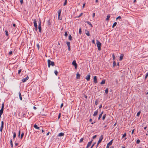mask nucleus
I'll return each mask as SVG.
<instances>
[{
  "instance_id": "f257e3e1",
  "label": "nucleus",
  "mask_w": 148,
  "mask_h": 148,
  "mask_svg": "<svg viewBox=\"0 0 148 148\" xmlns=\"http://www.w3.org/2000/svg\"><path fill=\"white\" fill-rule=\"evenodd\" d=\"M17 117H19L20 119V117L22 118V116L24 115L25 114V113L24 112H17Z\"/></svg>"
},
{
  "instance_id": "f03ea898",
  "label": "nucleus",
  "mask_w": 148,
  "mask_h": 148,
  "mask_svg": "<svg viewBox=\"0 0 148 148\" xmlns=\"http://www.w3.org/2000/svg\"><path fill=\"white\" fill-rule=\"evenodd\" d=\"M48 62V67L49 68L51 65L53 66L54 65V62H53L51 61L50 60H47Z\"/></svg>"
},
{
  "instance_id": "7ed1b4c3",
  "label": "nucleus",
  "mask_w": 148,
  "mask_h": 148,
  "mask_svg": "<svg viewBox=\"0 0 148 148\" xmlns=\"http://www.w3.org/2000/svg\"><path fill=\"white\" fill-rule=\"evenodd\" d=\"M97 47L98 48V50L99 51L100 50L101 44L100 42L99 41H98L97 40Z\"/></svg>"
},
{
  "instance_id": "20e7f679",
  "label": "nucleus",
  "mask_w": 148,
  "mask_h": 148,
  "mask_svg": "<svg viewBox=\"0 0 148 148\" xmlns=\"http://www.w3.org/2000/svg\"><path fill=\"white\" fill-rule=\"evenodd\" d=\"M34 27H35V29H36V30H37V29H38V27H37V23H36V19H34Z\"/></svg>"
},
{
  "instance_id": "39448f33",
  "label": "nucleus",
  "mask_w": 148,
  "mask_h": 148,
  "mask_svg": "<svg viewBox=\"0 0 148 148\" xmlns=\"http://www.w3.org/2000/svg\"><path fill=\"white\" fill-rule=\"evenodd\" d=\"M72 64L74 66L75 69H76L77 66V65L76 62V61L74 60L73 61L72 63Z\"/></svg>"
},
{
  "instance_id": "423d86ee",
  "label": "nucleus",
  "mask_w": 148,
  "mask_h": 148,
  "mask_svg": "<svg viewBox=\"0 0 148 148\" xmlns=\"http://www.w3.org/2000/svg\"><path fill=\"white\" fill-rule=\"evenodd\" d=\"M113 140L110 141L107 144V145L106 148H109V146L111 145L112 143Z\"/></svg>"
},
{
  "instance_id": "0eeeda50",
  "label": "nucleus",
  "mask_w": 148,
  "mask_h": 148,
  "mask_svg": "<svg viewBox=\"0 0 148 148\" xmlns=\"http://www.w3.org/2000/svg\"><path fill=\"white\" fill-rule=\"evenodd\" d=\"M103 138V136L102 135H101V136H100V137L99 138V140L98 141V142H97V145H99V143L101 142V141Z\"/></svg>"
},
{
  "instance_id": "6e6552de",
  "label": "nucleus",
  "mask_w": 148,
  "mask_h": 148,
  "mask_svg": "<svg viewBox=\"0 0 148 148\" xmlns=\"http://www.w3.org/2000/svg\"><path fill=\"white\" fill-rule=\"evenodd\" d=\"M29 78V77L28 76L25 78L22 79V81L23 82H25Z\"/></svg>"
},
{
  "instance_id": "1a4fd4ad",
  "label": "nucleus",
  "mask_w": 148,
  "mask_h": 148,
  "mask_svg": "<svg viewBox=\"0 0 148 148\" xmlns=\"http://www.w3.org/2000/svg\"><path fill=\"white\" fill-rule=\"evenodd\" d=\"M90 74L87 75L85 77L87 81H89L90 79Z\"/></svg>"
},
{
  "instance_id": "9d476101",
  "label": "nucleus",
  "mask_w": 148,
  "mask_h": 148,
  "mask_svg": "<svg viewBox=\"0 0 148 148\" xmlns=\"http://www.w3.org/2000/svg\"><path fill=\"white\" fill-rule=\"evenodd\" d=\"M94 82L95 83H97V77L96 76H95L93 77Z\"/></svg>"
},
{
  "instance_id": "9b49d317",
  "label": "nucleus",
  "mask_w": 148,
  "mask_h": 148,
  "mask_svg": "<svg viewBox=\"0 0 148 148\" xmlns=\"http://www.w3.org/2000/svg\"><path fill=\"white\" fill-rule=\"evenodd\" d=\"M38 28L39 29V32H41V22H40L38 27Z\"/></svg>"
},
{
  "instance_id": "f8f14e48",
  "label": "nucleus",
  "mask_w": 148,
  "mask_h": 148,
  "mask_svg": "<svg viewBox=\"0 0 148 148\" xmlns=\"http://www.w3.org/2000/svg\"><path fill=\"white\" fill-rule=\"evenodd\" d=\"M92 141V140L88 143L86 148H88L89 147H90V145H91Z\"/></svg>"
},
{
  "instance_id": "ddd939ff",
  "label": "nucleus",
  "mask_w": 148,
  "mask_h": 148,
  "mask_svg": "<svg viewBox=\"0 0 148 148\" xmlns=\"http://www.w3.org/2000/svg\"><path fill=\"white\" fill-rule=\"evenodd\" d=\"M61 11L60 10H59L58 12V18H59V17L61 13Z\"/></svg>"
},
{
  "instance_id": "4468645a",
  "label": "nucleus",
  "mask_w": 148,
  "mask_h": 148,
  "mask_svg": "<svg viewBox=\"0 0 148 148\" xmlns=\"http://www.w3.org/2000/svg\"><path fill=\"white\" fill-rule=\"evenodd\" d=\"M13 113H12V114H13V115H14L15 116H16L17 117V116H18V113H17V112H12Z\"/></svg>"
},
{
  "instance_id": "2eb2a0df",
  "label": "nucleus",
  "mask_w": 148,
  "mask_h": 148,
  "mask_svg": "<svg viewBox=\"0 0 148 148\" xmlns=\"http://www.w3.org/2000/svg\"><path fill=\"white\" fill-rule=\"evenodd\" d=\"M77 77L76 78L77 79H79L80 78V75L78 73H77Z\"/></svg>"
},
{
  "instance_id": "dca6fc26",
  "label": "nucleus",
  "mask_w": 148,
  "mask_h": 148,
  "mask_svg": "<svg viewBox=\"0 0 148 148\" xmlns=\"http://www.w3.org/2000/svg\"><path fill=\"white\" fill-rule=\"evenodd\" d=\"M64 135V133L62 132H61L58 135V136L60 137L63 136Z\"/></svg>"
},
{
  "instance_id": "f3484780",
  "label": "nucleus",
  "mask_w": 148,
  "mask_h": 148,
  "mask_svg": "<svg viewBox=\"0 0 148 148\" xmlns=\"http://www.w3.org/2000/svg\"><path fill=\"white\" fill-rule=\"evenodd\" d=\"M4 107V103H3L2 104L1 108V110H0V111H3Z\"/></svg>"
},
{
  "instance_id": "a211bd4d",
  "label": "nucleus",
  "mask_w": 148,
  "mask_h": 148,
  "mask_svg": "<svg viewBox=\"0 0 148 148\" xmlns=\"http://www.w3.org/2000/svg\"><path fill=\"white\" fill-rule=\"evenodd\" d=\"M110 14H108L107 16V18L106 19V20L107 21H108L110 17Z\"/></svg>"
},
{
  "instance_id": "6ab92c4d",
  "label": "nucleus",
  "mask_w": 148,
  "mask_h": 148,
  "mask_svg": "<svg viewBox=\"0 0 148 148\" xmlns=\"http://www.w3.org/2000/svg\"><path fill=\"white\" fill-rule=\"evenodd\" d=\"M123 55L121 54L120 56L119 60L121 61L123 59Z\"/></svg>"
},
{
  "instance_id": "aec40b11",
  "label": "nucleus",
  "mask_w": 148,
  "mask_h": 148,
  "mask_svg": "<svg viewBox=\"0 0 148 148\" xmlns=\"http://www.w3.org/2000/svg\"><path fill=\"white\" fill-rule=\"evenodd\" d=\"M34 127L36 129H39V130L40 129L39 127H38L37 125L36 124H35L34 125Z\"/></svg>"
},
{
  "instance_id": "412c9836",
  "label": "nucleus",
  "mask_w": 148,
  "mask_h": 148,
  "mask_svg": "<svg viewBox=\"0 0 148 148\" xmlns=\"http://www.w3.org/2000/svg\"><path fill=\"white\" fill-rule=\"evenodd\" d=\"M105 80H103L100 83L101 84H103L105 83Z\"/></svg>"
},
{
  "instance_id": "4be33fe9",
  "label": "nucleus",
  "mask_w": 148,
  "mask_h": 148,
  "mask_svg": "<svg viewBox=\"0 0 148 148\" xmlns=\"http://www.w3.org/2000/svg\"><path fill=\"white\" fill-rule=\"evenodd\" d=\"M86 23H87L88 24L90 25V26L92 27V25L91 23L89 22V21H86Z\"/></svg>"
},
{
  "instance_id": "5701e85b",
  "label": "nucleus",
  "mask_w": 148,
  "mask_h": 148,
  "mask_svg": "<svg viewBox=\"0 0 148 148\" xmlns=\"http://www.w3.org/2000/svg\"><path fill=\"white\" fill-rule=\"evenodd\" d=\"M116 24H117V23L116 22H114L113 23V25H112V27L114 28L115 26H116Z\"/></svg>"
},
{
  "instance_id": "b1692460",
  "label": "nucleus",
  "mask_w": 148,
  "mask_h": 148,
  "mask_svg": "<svg viewBox=\"0 0 148 148\" xmlns=\"http://www.w3.org/2000/svg\"><path fill=\"white\" fill-rule=\"evenodd\" d=\"M66 44H67L68 47H71L70 42H67Z\"/></svg>"
},
{
  "instance_id": "393cba45",
  "label": "nucleus",
  "mask_w": 148,
  "mask_h": 148,
  "mask_svg": "<svg viewBox=\"0 0 148 148\" xmlns=\"http://www.w3.org/2000/svg\"><path fill=\"white\" fill-rule=\"evenodd\" d=\"M103 112H101V113L99 115V117L98 118V119H100V118L101 117V116H102V114H103Z\"/></svg>"
},
{
  "instance_id": "a878e982",
  "label": "nucleus",
  "mask_w": 148,
  "mask_h": 148,
  "mask_svg": "<svg viewBox=\"0 0 148 148\" xmlns=\"http://www.w3.org/2000/svg\"><path fill=\"white\" fill-rule=\"evenodd\" d=\"M69 40H71L72 39V37L71 35H70L69 36Z\"/></svg>"
},
{
  "instance_id": "bb28decb",
  "label": "nucleus",
  "mask_w": 148,
  "mask_h": 148,
  "mask_svg": "<svg viewBox=\"0 0 148 148\" xmlns=\"http://www.w3.org/2000/svg\"><path fill=\"white\" fill-rule=\"evenodd\" d=\"M67 3V0H65L64 1V3L63 5L64 6H65L66 5Z\"/></svg>"
},
{
  "instance_id": "cd10ccee",
  "label": "nucleus",
  "mask_w": 148,
  "mask_h": 148,
  "mask_svg": "<svg viewBox=\"0 0 148 148\" xmlns=\"http://www.w3.org/2000/svg\"><path fill=\"white\" fill-rule=\"evenodd\" d=\"M40 114L42 116H45V115H46V114H45L42 113L41 112H40V114Z\"/></svg>"
},
{
  "instance_id": "c85d7f7f",
  "label": "nucleus",
  "mask_w": 148,
  "mask_h": 148,
  "mask_svg": "<svg viewBox=\"0 0 148 148\" xmlns=\"http://www.w3.org/2000/svg\"><path fill=\"white\" fill-rule=\"evenodd\" d=\"M105 93L106 94H108V88H106L105 90Z\"/></svg>"
},
{
  "instance_id": "c756f323",
  "label": "nucleus",
  "mask_w": 148,
  "mask_h": 148,
  "mask_svg": "<svg viewBox=\"0 0 148 148\" xmlns=\"http://www.w3.org/2000/svg\"><path fill=\"white\" fill-rule=\"evenodd\" d=\"M86 35H87L88 36H90V34H89V32L88 31L86 33Z\"/></svg>"
},
{
  "instance_id": "7c9ffc66",
  "label": "nucleus",
  "mask_w": 148,
  "mask_h": 148,
  "mask_svg": "<svg viewBox=\"0 0 148 148\" xmlns=\"http://www.w3.org/2000/svg\"><path fill=\"white\" fill-rule=\"evenodd\" d=\"M58 73V72L56 70L55 71L54 73L56 75H57Z\"/></svg>"
},
{
  "instance_id": "2f4dec72",
  "label": "nucleus",
  "mask_w": 148,
  "mask_h": 148,
  "mask_svg": "<svg viewBox=\"0 0 148 148\" xmlns=\"http://www.w3.org/2000/svg\"><path fill=\"white\" fill-rule=\"evenodd\" d=\"M126 136V133H125L123 135V136H122V138H123L124 137H125Z\"/></svg>"
},
{
  "instance_id": "473e14b6",
  "label": "nucleus",
  "mask_w": 148,
  "mask_h": 148,
  "mask_svg": "<svg viewBox=\"0 0 148 148\" xmlns=\"http://www.w3.org/2000/svg\"><path fill=\"white\" fill-rule=\"evenodd\" d=\"M121 19V16H119L118 17H117L116 18V20H117V19Z\"/></svg>"
},
{
  "instance_id": "72a5a7b5",
  "label": "nucleus",
  "mask_w": 148,
  "mask_h": 148,
  "mask_svg": "<svg viewBox=\"0 0 148 148\" xmlns=\"http://www.w3.org/2000/svg\"><path fill=\"white\" fill-rule=\"evenodd\" d=\"M116 63L115 61H114L113 63V67H114L116 66Z\"/></svg>"
},
{
  "instance_id": "f704fd0d",
  "label": "nucleus",
  "mask_w": 148,
  "mask_h": 148,
  "mask_svg": "<svg viewBox=\"0 0 148 148\" xmlns=\"http://www.w3.org/2000/svg\"><path fill=\"white\" fill-rule=\"evenodd\" d=\"M97 114V112H94L93 115L94 116H96Z\"/></svg>"
},
{
  "instance_id": "c9c22d12",
  "label": "nucleus",
  "mask_w": 148,
  "mask_h": 148,
  "mask_svg": "<svg viewBox=\"0 0 148 148\" xmlns=\"http://www.w3.org/2000/svg\"><path fill=\"white\" fill-rule=\"evenodd\" d=\"M64 35L65 36L67 37L68 36V33L67 32H65L64 34Z\"/></svg>"
},
{
  "instance_id": "e433bc0d",
  "label": "nucleus",
  "mask_w": 148,
  "mask_h": 148,
  "mask_svg": "<svg viewBox=\"0 0 148 148\" xmlns=\"http://www.w3.org/2000/svg\"><path fill=\"white\" fill-rule=\"evenodd\" d=\"M24 133H22L21 134V138H22L23 136V135H24Z\"/></svg>"
},
{
  "instance_id": "4c0bfd02",
  "label": "nucleus",
  "mask_w": 148,
  "mask_h": 148,
  "mask_svg": "<svg viewBox=\"0 0 148 148\" xmlns=\"http://www.w3.org/2000/svg\"><path fill=\"white\" fill-rule=\"evenodd\" d=\"M148 72L146 74V75H145V79H146L147 78V77H148Z\"/></svg>"
},
{
  "instance_id": "58836bf2",
  "label": "nucleus",
  "mask_w": 148,
  "mask_h": 148,
  "mask_svg": "<svg viewBox=\"0 0 148 148\" xmlns=\"http://www.w3.org/2000/svg\"><path fill=\"white\" fill-rule=\"evenodd\" d=\"M21 69H20V70H19L18 71V74H20V73H21Z\"/></svg>"
},
{
  "instance_id": "ea45409f",
  "label": "nucleus",
  "mask_w": 148,
  "mask_h": 148,
  "mask_svg": "<svg viewBox=\"0 0 148 148\" xmlns=\"http://www.w3.org/2000/svg\"><path fill=\"white\" fill-rule=\"evenodd\" d=\"M16 133L15 132H14V134H13V138L14 139V138L16 137Z\"/></svg>"
},
{
  "instance_id": "a19ab883",
  "label": "nucleus",
  "mask_w": 148,
  "mask_h": 148,
  "mask_svg": "<svg viewBox=\"0 0 148 148\" xmlns=\"http://www.w3.org/2000/svg\"><path fill=\"white\" fill-rule=\"evenodd\" d=\"M83 138H81L80 140L79 141V143L82 142L83 141Z\"/></svg>"
},
{
  "instance_id": "79ce46f5",
  "label": "nucleus",
  "mask_w": 148,
  "mask_h": 148,
  "mask_svg": "<svg viewBox=\"0 0 148 148\" xmlns=\"http://www.w3.org/2000/svg\"><path fill=\"white\" fill-rule=\"evenodd\" d=\"M81 29L80 28L79 29V33L81 34Z\"/></svg>"
},
{
  "instance_id": "37998d69",
  "label": "nucleus",
  "mask_w": 148,
  "mask_h": 148,
  "mask_svg": "<svg viewBox=\"0 0 148 148\" xmlns=\"http://www.w3.org/2000/svg\"><path fill=\"white\" fill-rule=\"evenodd\" d=\"M12 53V51H10V52L9 53V55H11Z\"/></svg>"
},
{
  "instance_id": "c03bdc74",
  "label": "nucleus",
  "mask_w": 148,
  "mask_h": 148,
  "mask_svg": "<svg viewBox=\"0 0 148 148\" xmlns=\"http://www.w3.org/2000/svg\"><path fill=\"white\" fill-rule=\"evenodd\" d=\"M140 141L139 139L137 140H136V143L137 144H139L140 143Z\"/></svg>"
},
{
  "instance_id": "a18cd8bd",
  "label": "nucleus",
  "mask_w": 148,
  "mask_h": 148,
  "mask_svg": "<svg viewBox=\"0 0 148 148\" xmlns=\"http://www.w3.org/2000/svg\"><path fill=\"white\" fill-rule=\"evenodd\" d=\"M140 112H138V113H137V116H138L139 115H140Z\"/></svg>"
},
{
  "instance_id": "49530a36",
  "label": "nucleus",
  "mask_w": 148,
  "mask_h": 148,
  "mask_svg": "<svg viewBox=\"0 0 148 148\" xmlns=\"http://www.w3.org/2000/svg\"><path fill=\"white\" fill-rule=\"evenodd\" d=\"M112 57L113 58V60H114L115 59V56H114V54H113L112 55Z\"/></svg>"
},
{
  "instance_id": "de8ad7c7",
  "label": "nucleus",
  "mask_w": 148,
  "mask_h": 148,
  "mask_svg": "<svg viewBox=\"0 0 148 148\" xmlns=\"http://www.w3.org/2000/svg\"><path fill=\"white\" fill-rule=\"evenodd\" d=\"M3 126H1V128H0V131L1 132H2V129H3Z\"/></svg>"
},
{
  "instance_id": "09e8293b",
  "label": "nucleus",
  "mask_w": 148,
  "mask_h": 148,
  "mask_svg": "<svg viewBox=\"0 0 148 148\" xmlns=\"http://www.w3.org/2000/svg\"><path fill=\"white\" fill-rule=\"evenodd\" d=\"M3 112H0V117L1 118V115L2 114Z\"/></svg>"
},
{
  "instance_id": "8fccbe9b",
  "label": "nucleus",
  "mask_w": 148,
  "mask_h": 148,
  "mask_svg": "<svg viewBox=\"0 0 148 148\" xmlns=\"http://www.w3.org/2000/svg\"><path fill=\"white\" fill-rule=\"evenodd\" d=\"M98 104V101L97 100L95 101V104L96 105H97Z\"/></svg>"
},
{
  "instance_id": "3c124183",
  "label": "nucleus",
  "mask_w": 148,
  "mask_h": 148,
  "mask_svg": "<svg viewBox=\"0 0 148 148\" xmlns=\"http://www.w3.org/2000/svg\"><path fill=\"white\" fill-rule=\"evenodd\" d=\"M83 14V13H80V15H79V16H78V17H80Z\"/></svg>"
},
{
  "instance_id": "603ef678",
  "label": "nucleus",
  "mask_w": 148,
  "mask_h": 148,
  "mask_svg": "<svg viewBox=\"0 0 148 148\" xmlns=\"http://www.w3.org/2000/svg\"><path fill=\"white\" fill-rule=\"evenodd\" d=\"M105 117H106L105 115L103 116V117H102V119H103V120H104L105 119Z\"/></svg>"
},
{
  "instance_id": "864d4df0",
  "label": "nucleus",
  "mask_w": 148,
  "mask_h": 148,
  "mask_svg": "<svg viewBox=\"0 0 148 148\" xmlns=\"http://www.w3.org/2000/svg\"><path fill=\"white\" fill-rule=\"evenodd\" d=\"M36 45H37V47L38 48V49H39V47H40L39 45V44H37Z\"/></svg>"
},
{
  "instance_id": "5fc2aeb1",
  "label": "nucleus",
  "mask_w": 148,
  "mask_h": 148,
  "mask_svg": "<svg viewBox=\"0 0 148 148\" xmlns=\"http://www.w3.org/2000/svg\"><path fill=\"white\" fill-rule=\"evenodd\" d=\"M1 126H3V124H4V123H3V121H1Z\"/></svg>"
},
{
  "instance_id": "6e6d98bb",
  "label": "nucleus",
  "mask_w": 148,
  "mask_h": 148,
  "mask_svg": "<svg viewBox=\"0 0 148 148\" xmlns=\"http://www.w3.org/2000/svg\"><path fill=\"white\" fill-rule=\"evenodd\" d=\"M21 132L20 130H19L18 132V136H19L20 135Z\"/></svg>"
},
{
  "instance_id": "4d7b16f0",
  "label": "nucleus",
  "mask_w": 148,
  "mask_h": 148,
  "mask_svg": "<svg viewBox=\"0 0 148 148\" xmlns=\"http://www.w3.org/2000/svg\"><path fill=\"white\" fill-rule=\"evenodd\" d=\"M85 4H86V3H85L83 4V6H82V8H84V7L85 5Z\"/></svg>"
},
{
  "instance_id": "13d9d810",
  "label": "nucleus",
  "mask_w": 148,
  "mask_h": 148,
  "mask_svg": "<svg viewBox=\"0 0 148 148\" xmlns=\"http://www.w3.org/2000/svg\"><path fill=\"white\" fill-rule=\"evenodd\" d=\"M97 136L96 135L94 136L93 137V139H95L96 137Z\"/></svg>"
},
{
  "instance_id": "bf43d9fd",
  "label": "nucleus",
  "mask_w": 148,
  "mask_h": 148,
  "mask_svg": "<svg viewBox=\"0 0 148 148\" xmlns=\"http://www.w3.org/2000/svg\"><path fill=\"white\" fill-rule=\"evenodd\" d=\"M92 43H93V44H94L95 43V41L94 40H92Z\"/></svg>"
},
{
  "instance_id": "052dcab7",
  "label": "nucleus",
  "mask_w": 148,
  "mask_h": 148,
  "mask_svg": "<svg viewBox=\"0 0 148 148\" xmlns=\"http://www.w3.org/2000/svg\"><path fill=\"white\" fill-rule=\"evenodd\" d=\"M60 115H61V114L59 113V115L58 116V119H59L60 118Z\"/></svg>"
},
{
  "instance_id": "680f3d73",
  "label": "nucleus",
  "mask_w": 148,
  "mask_h": 148,
  "mask_svg": "<svg viewBox=\"0 0 148 148\" xmlns=\"http://www.w3.org/2000/svg\"><path fill=\"white\" fill-rule=\"evenodd\" d=\"M20 3H21V4H22L23 3V0H21Z\"/></svg>"
},
{
  "instance_id": "e2e57ef3",
  "label": "nucleus",
  "mask_w": 148,
  "mask_h": 148,
  "mask_svg": "<svg viewBox=\"0 0 148 148\" xmlns=\"http://www.w3.org/2000/svg\"><path fill=\"white\" fill-rule=\"evenodd\" d=\"M19 97H20V100H22V97L21 96H19Z\"/></svg>"
},
{
  "instance_id": "0e129e2a",
  "label": "nucleus",
  "mask_w": 148,
  "mask_h": 148,
  "mask_svg": "<svg viewBox=\"0 0 148 148\" xmlns=\"http://www.w3.org/2000/svg\"><path fill=\"white\" fill-rule=\"evenodd\" d=\"M63 106V103H62L61 104V106H60V108H62V107Z\"/></svg>"
},
{
  "instance_id": "69168bd1",
  "label": "nucleus",
  "mask_w": 148,
  "mask_h": 148,
  "mask_svg": "<svg viewBox=\"0 0 148 148\" xmlns=\"http://www.w3.org/2000/svg\"><path fill=\"white\" fill-rule=\"evenodd\" d=\"M95 13H93V15H92V17H95Z\"/></svg>"
},
{
  "instance_id": "338daca9",
  "label": "nucleus",
  "mask_w": 148,
  "mask_h": 148,
  "mask_svg": "<svg viewBox=\"0 0 148 148\" xmlns=\"http://www.w3.org/2000/svg\"><path fill=\"white\" fill-rule=\"evenodd\" d=\"M134 129L132 130V134H133L134 132Z\"/></svg>"
},
{
  "instance_id": "774afa93",
  "label": "nucleus",
  "mask_w": 148,
  "mask_h": 148,
  "mask_svg": "<svg viewBox=\"0 0 148 148\" xmlns=\"http://www.w3.org/2000/svg\"><path fill=\"white\" fill-rule=\"evenodd\" d=\"M95 144V143H94L91 146V147L90 148H92V147H93V146H94V145Z\"/></svg>"
}]
</instances>
